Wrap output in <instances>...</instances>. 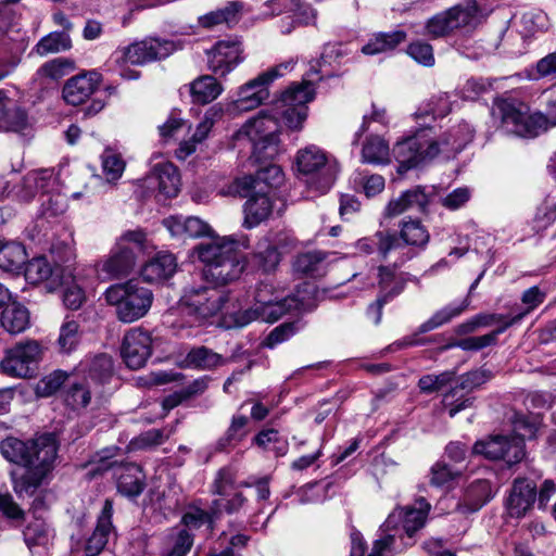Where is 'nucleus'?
Instances as JSON below:
<instances>
[{
    "label": "nucleus",
    "instance_id": "5",
    "mask_svg": "<svg viewBox=\"0 0 556 556\" xmlns=\"http://www.w3.org/2000/svg\"><path fill=\"white\" fill-rule=\"evenodd\" d=\"M305 290L296 291V294L283 295V291L275 288L269 282H260L253 291V304L240 315L239 325L244 326L254 320L276 323L282 316L294 311L309 308V303L304 293Z\"/></svg>",
    "mask_w": 556,
    "mask_h": 556
},
{
    "label": "nucleus",
    "instance_id": "36",
    "mask_svg": "<svg viewBox=\"0 0 556 556\" xmlns=\"http://www.w3.org/2000/svg\"><path fill=\"white\" fill-rule=\"evenodd\" d=\"M494 495L491 482L486 479H476L466 489L463 504L464 513H475L486 504Z\"/></svg>",
    "mask_w": 556,
    "mask_h": 556
},
{
    "label": "nucleus",
    "instance_id": "20",
    "mask_svg": "<svg viewBox=\"0 0 556 556\" xmlns=\"http://www.w3.org/2000/svg\"><path fill=\"white\" fill-rule=\"evenodd\" d=\"M241 197H248L243 206L244 222L247 228L258 226L262 222L266 220L273 211V201L269 191L258 189H250L244 191Z\"/></svg>",
    "mask_w": 556,
    "mask_h": 556
},
{
    "label": "nucleus",
    "instance_id": "8",
    "mask_svg": "<svg viewBox=\"0 0 556 556\" xmlns=\"http://www.w3.org/2000/svg\"><path fill=\"white\" fill-rule=\"evenodd\" d=\"M293 66L294 63L290 60L270 67L247 81L239 87L236 98L227 104L226 111L231 115H236L255 110L269 98V85L287 72H290Z\"/></svg>",
    "mask_w": 556,
    "mask_h": 556
},
{
    "label": "nucleus",
    "instance_id": "26",
    "mask_svg": "<svg viewBox=\"0 0 556 556\" xmlns=\"http://www.w3.org/2000/svg\"><path fill=\"white\" fill-rule=\"evenodd\" d=\"M29 126L27 112L7 92L0 90V130L21 132Z\"/></svg>",
    "mask_w": 556,
    "mask_h": 556
},
{
    "label": "nucleus",
    "instance_id": "49",
    "mask_svg": "<svg viewBox=\"0 0 556 556\" xmlns=\"http://www.w3.org/2000/svg\"><path fill=\"white\" fill-rule=\"evenodd\" d=\"M102 174L109 184H115L124 174L126 163L122 155L106 148L101 155Z\"/></svg>",
    "mask_w": 556,
    "mask_h": 556
},
{
    "label": "nucleus",
    "instance_id": "25",
    "mask_svg": "<svg viewBox=\"0 0 556 556\" xmlns=\"http://www.w3.org/2000/svg\"><path fill=\"white\" fill-rule=\"evenodd\" d=\"M149 187L157 188L165 198H174L180 188V176L177 167L169 163L156 164L146 178Z\"/></svg>",
    "mask_w": 556,
    "mask_h": 556
},
{
    "label": "nucleus",
    "instance_id": "50",
    "mask_svg": "<svg viewBox=\"0 0 556 556\" xmlns=\"http://www.w3.org/2000/svg\"><path fill=\"white\" fill-rule=\"evenodd\" d=\"M72 47L70 36L64 31H53L42 37L35 46V52L45 56L50 53L66 51Z\"/></svg>",
    "mask_w": 556,
    "mask_h": 556
},
{
    "label": "nucleus",
    "instance_id": "32",
    "mask_svg": "<svg viewBox=\"0 0 556 556\" xmlns=\"http://www.w3.org/2000/svg\"><path fill=\"white\" fill-rule=\"evenodd\" d=\"M176 269L177 260L174 254L160 252L142 266L140 275L144 281L156 283L169 279Z\"/></svg>",
    "mask_w": 556,
    "mask_h": 556
},
{
    "label": "nucleus",
    "instance_id": "46",
    "mask_svg": "<svg viewBox=\"0 0 556 556\" xmlns=\"http://www.w3.org/2000/svg\"><path fill=\"white\" fill-rule=\"evenodd\" d=\"M404 244L425 248L430 235L426 227L417 219L403 220L400 225V238Z\"/></svg>",
    "mask_w": 556,
    "mask_h": 556
},
{
    "label": "nucleus",
    "instance_id": "2",
    "mask_svg": "<svg viewBox=\"0 0 556 556\" xmlns=\"http://www.w3.org/2000/svg\"><path fill=\"white\" fill-rule=\"evenodd\" d=\"M1 454L11 463L25 467L22 475L12 472L13 490L18 497L31 496L52 469L56 457V444L51 434L25 443L15 438L1 442Z\"/></svg>",
    "mask_w": 556,
    "mask_h": 556
},
{
    "label": "nucleus",
    "instance_id": "59",
    "mask_svg": "<svg viewBox=\"0 0 556 556\" xmlns=\"http://www.w3.org/2000/svg\"><path fill=\"white\" fill-rule=\"evenodd\" d=\"M64 287L63 302L64 305L70 309H78L86 300L85 292L80 286L75 281L74 276L65 283H59V287Z\"/></svg>",
    "mask_w": 556,
    "mask_h": 556
},
{
    "label": "nucleus",
    "instance_id": "62",
    "mask_svg": "<svg viewBox=\"0 0 556 556\" xmlns=\"http://www.w3.org/2000/svg\"><path fill=\"white\" fill-rule=\"evenodd\" d=\"M214 518L217 517L214 516L211 510L205 511L193 507L184 515L182 522L190 530L198 529L204 525L212 529Z\"/></svg>",
    "mask_w": 556,
    "mask_h": 556
},
{
    "label": "nucleus",
    "instance_id": "1",
    "mask_svg": "<svg viewBox=\"0 0 556 556\" xmlns=\"http://www.w3.org/2000/svg\"><path fill=\"white\" fill-rule=\"evenodd\" d=\"M314 97L315 88L311 81L291 85L274 101L270 113L262 111L257 116L247 121L236 132V138L251 143L252 155L256 161L273 159L278 153V119H282L291 130H301L307 118L306 104Z\"/></svg>",
    "mask_w": 556,
    "mask_h": 556
},
{
    "label": "nucleus",
    "instance_id": "14",
    "mask_svg": "<svg viewBox=\"0 0 556 556\" xmlns=\"http://www.w3.org/2000/svg\"><path fill=\"white\" fill-rule=\"evenodd\" d=\"M430 504L425 498H418L414 505L395 508L384 521V529L394 530L401 536L404 532L412 538L425 526L430 510Z\"/></svg>",
    "mask_w": 556,
    "mask_h": 556
},
{
    "label": "nucleus",
    "instance_id": "57",
    "mask_svg": "<svg viewBox=\"0 0 556 556\" xmlns=\"http://www.w3.org/2000/svg\"><path fill=\"white\" fill-rule=\"evenodd\" d=\"M67 378L66 372L55 370L43 378H41L36 386V393L38 396L47 397L55 393L65 382Z\"/></svg>",
    "mask_w": 556,
    "mask_h": 556
},
{
    "label": "nucleus",
    "instance_id": "31",
    "mask_svg": "<svg viewBox=\"0 0 556 556\" xmlns=\"http://www.w3.org/2000/svg\"><path fill=\"white\" fill-rule=\"evenodd\" d=\"M402 247L401 240L395 233L388 230H379L370 237H365L356 241L355 248L364 254L377 252L382 260H387L389 254Z\"/></svg>",
    "mask_w": 556,
    "mask_h": 556
},
{
    "label": "nucleus",
    "instance_id": "61",
    "mask_svg": "<svg viewBox=\"0 0 556 556\" xmlns=\"http://www.w3.org/2000/svg\"><path fill=\"white\" fill-rule=\"evenodd\" d=\"M459 476L458 470H454L443 462H438L431 467L430 483L434 486H445Z\"/></svg>",
    "mask_w": 556,
    "mask_h": 556
},
{
    "label": "nucleus",
    "instance_id": "39",
    "mask_svg": "<svg viewBox=\"0 0 556 556\" xmlns=\"http://www.w3.org/2000/svg\"><path fill=\"white\" fill-rule=\"evenodd\" d=\"M0 321L7 332L17 334L28 328L30 323L29 312L25 306L12 303L1 313Z\"/></svg>",
    "mask_w": 556,
    "mask_h": 556
},
{
    "label": "nucleus",
    "instance_id": "53",
    "mask_svg": "<svg viewBox=\"0 0 556 556\" xmlns=\"http://www.w3.org/2000/svg\"><path fill=\"white\" fill-rule=\"evenodd\" d=\"M380 531L381 533L374 540L367 556H393L396 538H400V535L394 530L384 529V523L381 526Z\"/></svg>",
    "mask_w": 556,
    "mask_h": 556
},
{
    "label": "nucleus",
    "instance_id": "43",
    "mask_svg": "<svg viewBox=\"0 0 556 556\" xmlns=\"http://www.w3.org/2000/svg\"><path fill=\"white\" fill-rule=\"evenodd\" d=\"M378 286L381 298L387 300L400 294L405 287V281L401 275H397L394 268L388 266H379L377 269Z\"/></svg>",
    "mask_w": 556,
    "mask_h": 556
},
{
    "label": "nucleus",
    "instance_id": "56",
    "mask_svg": "<svg viewBox=\"0 0 556 556\" xmlns=\"http://www.w3.org/2000/svg\"><path fill=\"white\" fill-rule=\"evenodd\" d=\"M116 245L119 248H131L135 252L148 253L153 249L147 233L141 229L127 230L117 240Z\"/></svg>",
    "mask_w": 556,
    "mask_h": 556
},
{
    "label": "nucleus",
    "instance_id": "22",
    "mask_svg": "<svg viewBox=\"0 0 556 556\" xmlns=\"http://www.w3.org/2000/svg\"><path fill=\"white\" fill-rule=\"evenodd\" d=\"M536 497V484L526 478L514 480L506 502L508 514L515 518L523 517L532 507Z\"/></svg>",
    "mask_w": 556,
    "mask_h": 556
},
{
    "label": "nucleus",
    "instance_id": "55",
    "mask_svg": "<svg viewBox=\"0 0 556 556\" xmlns=\"http://www.w3.org/2000/svg\"><path fill=\"white\" fill-rule=\"evenodd\" d=\"M91 392L88 381L85 379L73 382L66 390L65 402L74 409L86 407L90 403Z\"/></svg>",
    "mask_w": 556,
    "mask_h": 556
},
{
    "label": "nucleus",
    "instance_id": "13",
    "mask_svg": "<svg viewBox=\"0 0 556 556\" xmlns=\"http://www.w3.org/2000/svg\"><path fill=\"white\" fill-rule=\"evenodd\" d=\"M178 49H181V45L174 40L150 37L126 47L123 50V61L132 65H143L165 59Z\"/></svg>",
    "mask_w": 556,
    "mask_h": 556
},
{
    "label": "nucleus",
    "instance_id": "40",
    "mask_svg": "<svg viewBox=\"0 0 556 556\" xmlns=\"http://www.w3.org/2000/svg\"><path fill=\"white\" fill-rule=\"evenodd\" d=\"M192 101L206 104L214 101L223 91L222 85L210 75L201 76L189 85Z\"/></svg>",
    "mask_w": 556,
    "mask_h": 556
},
{
    "label": "nucleus",
    "instance_id": "30",
    "mask_svg": "<svg viewBox=\"0 0 556 556\" xmlns=\"http://www.w3.org/2000/svg\"><path fill=\"white\" fill-rule=\"evenodd\" d=\"M222 115L223 109L219 104L207 109L202 121L197 126L192 138L188 141H182L179 144V148L176 150L177 157L185 160L192 154L197 149V144L202 143L207 138L214 124L222 117Z\"/></svg>",
    "mask_w": 556,
    "mask_h": 556
},
{
    "label": "nucleus",
    "instance_id": "6",
    "mask_svg": "<svg viewBox=\"0 0 556 556\" xmlns=\"http://www.w3.org/2000/svg\"><path fill=\"white\" fill-rule=\"evenodd\" d=\"M108 305L114 307L116 318L131 324L143 318L151 309L154 295L152 290L137 279H129L110 286L103 293Z\"/></svg>",
    "mask_w": 556,
    "mask_h": 556
},
{
    "label": "nucleus",
    "instance_id": "16",
    "mask_svg": "<svg viewBox=\"0 0 556 556\" xmlns=\"http://www.w3.org/2000/svg\"><path fill=\"white\" fill-rule=\"evenodd\" d=\"M152 339L142 328H132L126 332L122 343V357L130 369L143 367L152 353Z\"/></svg>",
    "mask_w": 556,
    "mask_h": 556
},
{
    "label": "nucleus",
    "instance_id": "33",
    "mask_svg": "<svg viewBox=\"0 0 556 556\" xmlns=\"http://www.w3.org/2000/svg\"><path fill=\"white\" fill-rule=\"evenodd\" d=\"M55 181L56 179L52 169L45 168L33 170L23 178L22 188L17 197L20 200L28 202L39 192L42 195L51 192Z\"/></svg>",
    "mask_w": 556,
    "mask_h": 556
},
{
    "label": "nucleus",
    "instance_id": "37",
    "mask_svg": "<svg viewBox=\"0 0 556 556\" xmlns=\"http://www.w3.org/2000/svg\"><path fill=\"white\" fill-rule=\"evenodd\" d=\"M27 260L23 244L15 241L0 240V269L7 273L18 274Z\"/></svg>",
    "mask_w": 556,
    "mask_h": 556
},
{
    "label": "nucleus",
    "instance_id": "27",
    "mask_svg": "<svg viewBox=\"0 0 556 556\" xmlns=\"http://www.w3.org/2000/svg\"><path fill=\"white\" fill-rule=\"evenodd\" d=\"M468 306V300L465 299L459 303H451L443 308L435 312L428 320L422 323L418 330L410 337L403 339L400 342L401 346H410L418 345L421 342L417 339L418 334L429 332L433 329L441 327L444 324H447L453 318L459 316Z\"/></svg>",
    "mask_w": 556,
    "mask_h": 556
},
{
    "label": "nucleus",
    "instance_id": "17",
    "mask_svg": "<svg viewBox=\"0 0 556 556\" xmlns=\"http://www.w3.org/2000/svg\"><path fill=\"white\" fill-rule=\"evenodd\" d=\"M136 264L135 251L131 248L115 245L111 254L99 261L96 271L101 280H114L128 276Z\"/></svg>",
    "mask_w": 556,
    "mask_h": 556
},
{
    "label": "nucleus",
    "instance_id": "15",
    "mask_svg": "<svg viewBox=\"0 0 556 556\" xmlns=\"http://www.w3.org/2000/svg\"><path fill=\"white\" fill-rule=\"evenodd\" d=\"M40 355L41 348L37 341L18 343L7 352L1 368L11 377L27 378L33 375L31 365L38 362Z\"/></svg>",
    "mask_w": 556,
    "mask_h": 556
},
{
    "label": "nucleus",
    "instance_id": "21",
    "mask_svg": "<svg viewBox=\"0 0 556 556\" xmlns=\"http://www.w3.org/2000/svg\"><path fill=\"white\" fill-rule=\"evenodd\" d=\"M430 201L425 188L417 186L390 200L384 208V216L392 218L407 211L427 213Z\"/></svg>",
    "mask_w": 556,
    "mask_h": 556
},
{
    "label": "nucleus",
    "instance_id": "29",
    "mask_svg": "<svg viewBox=\"0 0 556 556\" xmlns=\"http://www.w3.org/2000/svg\"><path fill=\"white\" fill-rule=\"evenodd\" d=\"M113 505L112 502L106 500L100 516L98 517L96 529L92 535L88 539L85 552L87 556H97L104 548L115 531L112 525Z\"/></svg>",
    "mask_w": 556,
    "mask_h": 556
},
{
    "label": "nucleus",
    "instance_id": "23",
    "mask_svg": "<svg viewBox=\"0 0 556 556\" xmlns=\"http://www.w3.org/2000/svg\"><path fill=\"white\" fill-rule=\"evenodd\" d=\"M515 431L518 433L514 437H504V444H502L503 457L507 465L511 466L521 462L525 457V439H531L536 433L534 424L528 422L525 419H518L515 422Z\"/></svg>",
    "mask_w": 556,
    "mask_h": 556
},
{
    "label": "nucleus",
    "instance_id": "45",
    "mask_svg": "<svg viewBox=\"0 0 556 556\" xmlns=\"http://www.w3.org/2000/svg\"><path fill=\"white\" fill-rule=\"evenodd\" d=\"M405 37V33L401 30L378 34L362 48V52L367 55H375L391 51L399 43L403 42Z\"/></svg>",
    "mask_w": 556,
    "mask_h": 556
},
{
    "label": "nucleus",
    "instance_id": "51",
    "mask_svg": "<svg viewBox=\"0 0 556 556\" xmlns=\"http://www.w3.org/2000/svg\"><path fill=\"white\" fill-rule=\"evenodd\" d=\"M268 5L288 7V11L292 13V16L287 18L295 20L299 24H309L316 18L315 10L308 4L300 2V0H270Z\"/></svg>",
    "mask_w": 556,
    "mask_h": 556
},
{
    "label": "nucleus",
    "instance_id": "9",
    "mask_svg": "<svg viewBox=\"0 0 556 556\" xmlns=\"http://www.w3.org/2000/svg\"><path fill=\"white\" fill-rule=\"evenodd\" d=\"M228 301L229 296L224 290L206 286L189 287L180 299V307L192 324H203L218 317Z\"/></svg>",
    "mask_w": 556,
    "mask_h": 556
},
{
    "label": "nucleus",
    "instance_id": "12",
    "mask_svg": "<svg viewBox=\"0 0 556 556\" xmlns=\"http://www.w3.org/2000/svg\"><path fill=\"white\" fill-rule=\"evenodd\" d=\"M212 493L216 497L211 503V511L216 517L224 513H239L247 502L241 484L236 481V473L230 468L218 470L212 483Z\"/></svg>",
    "mask_w": 556,
    "mask_h": 556
},
{
    "label": "nucleus",
    "instance_id": "24",
    "mask_svg": "<svg viewBox=\"0 0 556 556\" xmlns=\"http://www.w3.org/2000/svg\"><path fill=\"white\" fill-rule=\"evenodd\" d=\"M241 48L235 41H219L208 51V67L216 75L224 76L241 61Z\"/></svg>",
    "mask_w": 556,
    "mask_h": 556
},
{
    "label": "nucleus",
    "instance_id": "60",
    "mask_svg": "<svg viewBox=\"0 0 556 556\" xmlns=\"http://www.w3.org/2000/svg\"><path fill=\"white\" fill-rule=\"evenodd\" d=\"M169 437V432L161 429H150L129 443L130 450H140L162 444Z\"/></svg>",
    "mask_w": 556,
    "mask_h": 556
},
{
    "label": "nucleus",
    "instance_id": "34",
    "mask_svg": "<svg viewBox=\"0 0 556 556\" xmlns=\"http://www.w3.org/2000/svg\"><path fill=\"white\" fill-rule=\"evenodd\" d=\"M85 380H91L94 386L108 383L114 374L113 359L108 354H98L86 358L80 364Z\"/></svg>",
    "mask_w": 556,
    "mask_h": 556
},
{
    "label": "nucleus",
    "instance_id": "4",
    "mask_svg": "<svg viewBox=\"0 0 556 556\" xmlns=\"http://www.w3.org/2000/svg\"><path fill=\"white\" fill-rule=\"evenodd\" d=\"M247 248V239L212 237L197 247V253L206 266V276L218 285H227L241 276L245 266L243 251Z\"/></svg>",
    "mask_w": 556,
    "mask_h": 556
},
{
    "label": "nucleus",
    "instance_id": "42",
    "mask_svg": "<svg viewBox=\"0 0 556 556\" xmlns=\"http://www.w3.org/2000/svg\"><path fill=\"white\" fill-rule=\"evenodd\" d=\"M242 8L243 5L239 1L230 2L224 9H218L201 16L199 23L205 28H212L220 24H235L239 21Z\"/></svg>",
    "mask_w": 556,
    "mask_h": 556
},
{
    "label": "nucleus",
    "instance_id": "3",
    "mask_svg": "<svg viewBox=\"0 0 556 556\" xmlns=\"http://www.w3.org/2000/svg\"><path fill=\"white\" fill-rule=\"evenodd\" d=\"M473 138V130L463 123L453 126L440 138H434L430 129H421L415 135L399 141L393 155L399 163V172H407L439 155L445 157L459 153Z\"/></svg>",
    "mask_w": 556,
    "mask_h": 556
},
{
    "label": "nucleus",
    "instance_id": "7",
    "mask_svg": "<svg viewBox=\"0 0 556 556\" xmlns=\"http://www.w3.org/2000/svg\"><path fill=\"white\" fill-rule=\"evenodd\" d=\"M493 115L500 119V129L507 135L520 138H534L543 131V113H530L529 108L514 100H498L493 106Z\"/></svg>",
    "mask_w": 556,
    "mask_h": 556
},
{
    "label": "nucleus",
    "instance_id": "10",
    "mask_svg": "<svg viewBox=\"0 0 556 556\" xmlns=\"http://www.w3.org/2000/svg\"><path fill=\"white\" fill-rule=\"evenodd\" d=\"M294 165L302 175H318L317 181L314 182V189L321 193L332 187L340 172L338 162L330 159L321 148L315 144L300 149L295 154Z\"/></svg>",
    "mask_w": 556,
    "mask_h": 556
},
{
    "label": "nucleus",
    "instance_id": "44",
    "mask_svg": "<svg viewBox=\"0 0 556 556\" xmlns=\"http://www.w3.org/2000/svg\"><path fill=\"white\" fill-rule=\"evenodd\" d=\"M327 256L328 254L321 251L302 253L294 261V269L312 277L323 276L326 273Z\"/></svg>",
    "mask_w": 556,
    "mask_h": 556
},
{
    "label": "nucleus",
    "instance_id": "38",
    "mask_svg": "<svg viewBox=\"0 0 556 556\" xmlns=\"http://www.w3.org/2000/svg\"><path fill=\"white\" fill-rule=\"evenodd\" d=\"M251 262L253 266L265 274L275 271L280 263V253L277 245L268 238L260 240L252 254Z\"/></svg>",
    "mask_w": 556,
    "mask_h": 556
},
{
    "label": "nucleus",
    "instance_id": "58",
    "mask_svg": "<svg viewBox=\"0 0 556 556\" xmlns=\"http://www.w3.org/2000/svg\"><path fill=\"white\" fill-rule=\"evenodd\" d=\"M502 444H504V435H495L488 440L476 442L472 451L475 454L483 455L485 458L496 460L504 455L502 452Z\"/></svg>",
    "mask_w": 556,
    "mask_h": 556
},
{
    "label": "nucleus",
    "instance_id": "54",
    "mask_svg": "<svg viewBox=\"0 0 556 556\" xmlns=\"http://www.w3.org/2000/svg\"><path fill=\"white\" fill-rule=\"evenodd\" d=\"M80 340L79 325L74 319H65L60 328L58 344L63 353L72 352Z\"/></svg>",
    "mask_w": 556,
    "mask_h": 556
},
{
    "label": "nucleus",
    "instance_id": "19",
    "mask_svg": "<svg viewBox=\"0 0 556 556\" xmlns=\"http://www.w3.org/2000/svg\"><path fill=\"white\" fill-rule=\"evenodd\" d=\"M282 181L283 173L281 168L278 165L269 164L260 169L256 174V177L244 176L236 179L227 191L220 190V194H242L244 191H250V189H258L260 187H262L263 190L266 188L267 191H269L270 188L278 187Z\"/></svg>",
    "mask_w": 556,
    "mask_h": 556
},
{
    "label": "nucleus",
    "instance_id": "11",
    "mask_svg": "<svg viewBox=\"0 0 556 556\" xmlns=\"http://www.w3.org/2000/svg\"><path fill=\"white\" fill-rule=\"evenodd\" d=\"M490 12V9L480 8L475 0H469L465 5L453 7L431 17L427 23V31L432 37H442L457 28H473L482 23Z\"/></svg>",
    "mask_w": 556,
    "mask_h": 556
},
{
    "label": "nucleus",
    "instance_id": "47",
    "mask_svg": "<svg viewBox=\"0 0 556 556\" xmlns=\"http://www.w3.org/2000/svg\"><path fill=\"white\" fill-rule=\"evenodd\" d=\"M249 536L238 534L222 533L215 545L210 549L208 556H236L245 547Z\"/></svg>",
    "mask_w": 556,
    "mask_h": 556
},
{
    "label": "nucleus",
    "instance_id": "48",
    "mask_svg": "<svg viewBox=\"0 0 556 556\" xmlns=\"http://www.w3.org/2000/svg\"><path fill=\"white\" fill-rule=\"evenodd\" d=\"M223 357L205 346L192 349L186 356L185 363L189 367L208 370L223 364Z\"/></svg>",
    "mask_w": 556,
    "mask_h": 556
},
{
    "label": "nucleus",
    "instance_id": "52",
    "mask_svg": "<svg viewBox=\"0 0 556 556\" xmlns=\"http://www.w3.org/2000/svg\"><path fill=\"white\" fill-rule=\"evenodd\" d=\"M74 68L75 63L72 60L56 58L41 65L38 70V75L51 80H59L73 72Z\"/></svg>",
    "mask_w": 556,
    "mask_h": 556
},
{
    "label": "nucleus",
    "instance_id": "64",
    "mask_svg": "<svg viewBox=\"0 0 556 556\" xmlns=\"http://www.w3.org/2000/svg\"><path fill=\"white\" fill-rule=\"evenodd\" d=\"M46 200L41 203V213L46 217H53L63 214L66 211V200L60 193H47Z\"/></svg>",
    "mask_w": 556,
    "mask_h": 556
},
{
    "label": "nucleus",
    "instance_id": "41",
    "mask_svg": "<svg viewBox=\"0 0 556 556\" xmlns=\"http://www.w3.org/2000/svg\"><path fill=\"white\" fill-rule=\"evenodd\" d=\"M362 162L372 165H384L390 162V148L380 136L368 137L362 149Z\"/></svg>",
    "mask_w": 556,
    "mask_h": 556
},
{
    "label": "nucleus",
    "instance_id": "18",
    "mask_svg": "<svg viewBox=\"0 0 556 556\" xmlns=\"http://www.w3.org/2000/svg\"><path fill=\"white\" fill-rule=\"evenodd\" d=\"M72 277V270L68 267H52L46 257H35L30 260L25 268V278L31 285L41 282L47 283V289L53 291L59 283H65Z\"/></svg>",
    "mask_w": 556,
    "mask_h": 556
},
{
    "label": "nucleus",
    "instance_id": "63",
    "mask_svg": "<svg viewBox=\"0 0 556 556\" xmlns=\"http://www.w3.org/2000/svg\"><path fill=\"white\" fill-rule=\"evenodd\" d=\"M453 378L450 371L441 372L440 375H426L418 381V387L422 393H433L441 390Z\"/></svg>",
    "mask_w": 556,
    "mask_h": 556
},
{
    "label": "nucleus",
    "instance_id": "28",
    "mask_svg": "<svg viewBox=\"0 0 556 556\" xmlns=\"http://www.w3.org/2000/svg\"><path fill=\"white\" fill-rule=\"evenodd\" d=\"M99 83L100 74L97 72L76 75L65 83L63 98L72 105L81 104L96 91Z\"/></svg>",
    "mask_w": 556,
    "mask_h": 556
},
{
    "label": "nucleus",
    "instance_id": "35",
    "mask_svg": "<svg viewBox=\"0 0 556 556\" xmlns=\"http://www.w3.org/2000/svg\"><path fill=\"white\" fill-rule=\"evenodd\" d=\"M117 490L127 497L140 495L144 489V475L136 464L118 466L115 472Z\"/></svg>",
    "mask_w": 556,
    "mask_h": 556
}]
</instances>
